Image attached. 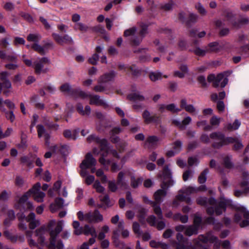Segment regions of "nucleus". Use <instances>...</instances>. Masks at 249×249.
<instances>
[{"label":"nucleus","instance_id":"6ab92c4d","mask_svg":"<svg viewBox=\"0 0 249 249\" xmlns=\"http://www.w3.org/2000/svg\"><path fill=\"white\" fill-rule=\"evenodd\" d=\"M228 82V79L223 73H219L216 76L215 81L213 83V87L224 88Z\"/></svg>","mask_w":249,"mask_h":249},{"label":"nucleus","instance_id":"393cba45","mask_svg":"<svg viewBox=\"0 0 249 249\" xmlns=\"http://www.w3.org/2000/svg\"><path fill=\"white\" fill-rule=\"evenodd\" d=\"M197 203L202 206H205L209 203L211 205H214L216 204V200L213 198L207 199L206 197H199L196 199Z\"/></svg>","mask_w":249,"mask_h":249},{"label":"nucleus","instance_id":"a878e982","mask_svg":"<svg viewBox=\"0 0 249 249\" xmlns=\"http://www.w3.org/2000/svg\"><path fill=\"white\" fill-rule=\"evenodd\" d=\"M127 98L129 100L134 102L143 101L145 100L144 96L139 92L132 93L128 95Z\"/></svg>","mask_w":249,"mask_h":249},{"label":"nucleus","instance_id":"b1692460","mask_svg":"<svg viewBox=\"0 0 249 249\" xmlns=\"http://www.w3.org/2000/svg\"><path fill=\"white\" fill-rule=\"evenodd\" d=\"M116 73L114 71L105 73L99 78L98 81V83L101 84L112 81L114 79Z\"/></svg>","mask_w":249,"mask_h":249},{"label":"nucleus","instance_id":"412c9836","mask_svg":"<svg viewBox=\"0 0 249 249\" xmlns=\"http://www.w3.org/2000/svg\"><path fill=\"white\" fill-rule=\"evenodd\" d=\"M180 107L181 109H184L186 111L192 114H195L198 112V110L196 109L193 105L188 104L185 99L181 100Z\"/></svg>","mask_w":249,"mask_h":249},{"label":"nucleus","instance_id":"338daca9","mask_svg":"<svg viewBox=\"0 0 249 249\" xmlns=\"http://www.w3.org/2000/svg\"><path fill=\"white\" fill-rule=\"evenodd\" d=\"M14 110H9V111L3 112L5 113V117L9 120L11 122H13L15 119V116L13 112Z\"/></svg>","mask_w":249,"mask_h":249},{"label":"nucleus","instance_id":"5701e85b","mask_svg":"<svg viewBox=\"0 0 249 249\" xmlns=\"http://www.w3.org/2000/svg\"><path fill=\"white\" fill-rule=\"evenodd\" d=\"M160 141V138L157 136H150L147 138L145 141V145L148 148L155 147L158 145Z\"/></svg>","mask_w":249,"mask_h":249},{"label":"nucleus","instance_id":"a18cd8bd","mask_svg":"<svg viewBox=\"0 0 249 249\" xmlns=\"http://www.w3.org/2000/svg\"><path fill=\"white\" fill-rule=\"evenodd\" d=\"M209 173V170L205 169L199 176L198 181L200 183H204L207 179V175Z\"/></svg>","mask_w":249,"mask_h":249},{"label":"nucleus","instance_id":"5fc2aeb1","mask_svg":"<svg viewBox=\"0 0 249 249\" xmlns=\"http://www.w3.org/2000/svg\"><path fill=\"white\" fill-rule=\"evenodd\" d=\"M166 110L172 113H178L181 111V109L178 107L174 104H171L166 106Z\"/></svg>","mask_w":249,"mask_h":249},{"label":"nucleus","instance_id":"37998d69","mask_svg":"<svg viewBox=\"0 0 249 249\" xmlns=\"http://www.w3.org/2000/svg\"><path fill=\"white\" fill-rule=\"evenodd\" d=\"M223 165L227 168H231L233 167V163L231 162V157L226 156L223 158Z\"/></svg>","mask_w":249,"mask_h":249},{"label":"nucleus","instance_id":"c756f323","mask_svg":"<svg viewBox=\"0 0 249 249\" xmlns=\"http://www.w3.org/2000/svg\"><path fill=\"white\" fill-rule=\"evenodd\" d=\"M201 189L205 190V186H201L197 189H196L193 187L188 186L182 189L180 191V192H182L183 194H190L197 191L198 190Z\"/></svg>","mask_w":249,"mask_h":249},{"label":"nucleus","instance_id":"ea45409f","mask_svg":"<svg viewBox=\"0 0 249 249\" xmlns=\"http://www.w3.org/2000/svg\"><path fill=\"white\" fill-rule=\"evenodd\" d=\"M96 116L98 119L100 120V122L97 123L96 124L97 129L99 131L102 129L101 126H100L101 123L104 124L106 122V121L104 120L105 116L102 113L100 112H96Z\"/></svg>","mask_w":249,"mask_h":249},{"label":"nucleus","instance_id":"7ed1b4c3","mask_svg":"<svg viewBox=\"0 0 249 249\" xmlns=\"http://www.w3.org/2000/svg\"><path fill=\"white\" fill-rule=\"evenodd\" d=\"M208 242L211 243H214L215 248H218L220 243L217 240V237L214 236L212 232H209L206 236L200 235L193 240L194 246L191 243L187 244V246L179 243L177 246V249H199L202 247L201 243H207Z\"/></svg>","mask_w":249,"mask_h":249},{"label":"nucleus","instance_id":"e433bc0d","mask_svg":"<svg viewBox=\"0 0 249 249\" xmlns=\"http://www.w3.org/2000/svg\"><path fill=\"white\" fill-rule=\"evenodd\" d=\"M32 231H26V235L27 238V241L29 244V245L30 247H36L37 246V243L34 240L32 239Z\"/></svg>","mask_w":249,"mask_h":249},{"label":"nucleus","instance_id":"72a5a7b5","mask_svg":"<svg viewBox=\"0 0 249 249\" xmlns=\"http://www.w3.org/2000/svg\"><path fill=\"white\" fill-rule=\"evenodd\" d=\"M63 134L65 137L68 139L75 140L77 137V132L76 130L71 132L70 130H66L64 131Z\"/></svg>","mask_w":249,"mask_h":249},{"label":"nucleus","instance_id":"4be33fe9","mask_svg":"<svg viewBox=\"0 0 249 249\" xmlns=\"http://www.w3.org/2000/svg\"><path fill=\"white\" fill-rule=\"evenodd\" d=\"M37 134L39 137H44L45 141V144L49 146L50 145L49 139L50 135L47 133L44 127L41 124H38L36 126Z\"/></svg>","mask_w":249,"mask_h":249},{"label":"nucleus","instance_id":"a211bd4d","mask_svg":"<svg viewBox=\"0 0 249 249\" xmlns=\"http://www.w3.org/2000/svg\"><path fill=\"white\" fill-rule=\"evenodd\" d=\"M64 200L60 197L56 198L53 203L50 204V210L53 213H55L64 206H67L68 204H64Z\"/></svg>","mask_w":249,"mask_h":249},{"label":"nucleus","instance_id":"864d4df0","mask_svg":"<svg viewBox=\"0 0 249 249\" xmlns=\"http://www.w3.org/2000/svg\"><path fill=\"white\" fill-rule=\"evenodd\" d=\"M20 160L22 163L26 164L29 167H33V161L28 156H23Z\"/></svg>","mask_w":249,"mask_h":249},{"label":"nucleus","instance_id":"603ef678","mask_svg":"<svg viewBox=\"0 0 249 249\" xmlns=\"http://www.w3.org/2000/svg\"><path fill=\"white\" fill-rule=\"evenodd\" d=\"M8 218L4 222V224L6 226L9 225L10 220H13L15 218V213L13 210H10L8 211Z\"/></svg>","mask_w":249,"mask_h":249},{"label":"nucleus","instance_id":"bb28decb","mask_svg":"<svg viewBox=\"0 0 249 249\" xmlns=\"http://www.w3.org/2000/svg\"><path fill=\"white\" fill-rule=\"evenodd\" d=\"M76 109L77 111L82 115H89L91 112V108L89 106H86L85 109L83 105L79 103L76 106Z\"/></svg>","mask_w":249,"mask_h":249},{"label":"nucleus","instance_id":"69168bd1","mask_svg":"<svg viewBox=\"0 0 249 249\" xmlns=\"http://www.w3.org/2000/svg\"><path fill=\"white\" fill-rule=\"evenodd\" d=\"M199 163V160L196 157H191L188 160V164L190 166H196Z\"/></svg>","mask_w":249,"mask_h":249},{"label":"nucleus","instance_id":"c85d7f7f","mask_svg":"<svg viewBox=\"0 0 249 249\" xmlns=\"http://www.w3.org/2000/svg\"><path fill=\"white\" fill-rule=\"evenodd\" d=\"M83 233L86 235H91L92 237H96L97 233L93 227H90L88 225H85L83 228Z\"/></svg>","mask_w":249,"mask_h":249},{"label":"nucleus","instance_id":"f257e3e1","mask_svg":"<svg viewBox=\"0 0 249 249\" xmlns=\"http://www.w3.org/2000/svg\"><path fill=\"white\" fill-rule=\"evenodd\" d=\"M64 226V221L55 220H50L47 225V228L50 234V243L48 248L50 249H63L64 245L61 240L56 241L59 234L62 231Z\"/></svg>","mask_w":249,"mask_h":249},{"label":"nucleus","instance_id":"774afa93","mask_svg":"<svg viewBox=\"0 0 249 249\" xmlns=\"http://www.w3.org/2000/svg\"><path fill=\"white\" fill-rule=\"evenodd\" d=\"M220 122V118L216 116H213L210 120V124L212 126H218Z\"/></svg>","mask_w":249,"mask_h":249},{"label":"nucleus","instance_id":"58836bf2","mask_svg":"<svg viewBox=\"0 0 249 249\" xmlns=\"http://www.w3.org/2000/svg\"><path fill=\"white\" fill-rule=\"evenodd\" d=\"M124 176V174L122 172H120L118 176L117 184L122 188H125L127 186L126 182L123 180Z\"/></svg>","mask_w":249,"mask_h":249},{"label":"nucleus","instance_id":"4d7b16f0","mask_svg":"<svg viewBox=\"0 0 249 249\" xmlns=\"http://www.w3.org/2000/svg\"><path fill=\"white\" fill-rule=\"evenodd\" d=\"M175 220H179L182 223H185L187 222L188 217L187 215H182L180 213L176 214L174 216Z\"/></svg>","mask_w":249,"mask_h":249},{"label":"nucleus","instance_id":"6e6d98bb","mask_svg":"<svg viewBox=\"0 0 249 249\" xmlns=\"http://www.w3.org/2000/svg\"><path fill=\"white\" fill-rule=\"evenodd\" d=\"M74 29L82 32H86L88 29V27L81 22H78L75 23Z\"/></svg>","mask_w":249,"mask_h":249},{"label":"nucleus","instance_id":"4468645a","mask_svg":"<svg viewBox=\"0 0 249 249\" xmlns=\"http://www.w3.org/2000/svg\"><path fill=\"white\" fill-rule=\"evenodd\" d=\"M96 164V160L93 157L90 153H88L85 156V159L80 164L81 169H88L95 166Z\"/></svg>","mask_w":249,"mask_h":249},{"label":"nucleus","instance_id":"7c9ffc66","mask_svg":"<svg viewBox=\"0 0 249 249\" xmlns=\"http://www.w3.org/2000/svg\"><path fill=\"white\" fill-rule=\"evenodd\" d=\"M197 227L193 226H189L186 227L185 231V234L186 235L190 236L193 234L197 233L198 231Z\"/></svg>","mask_w":249,"mask_h":249},{"label":"nucleus","instance_id":"4c0bfd02","mask_svg":"<svg viewBox=\"0 0 249 249\" xmlns=\"http://www.w3.org/2000/svg\"><path fill=\"white\" fill-rule=\"evenodd\" d=\"M241 123L238 120H235L233 124H229L225 126V128L229 130L237 129L240 126Z\"/></svg>","mask_w":249,"mask_h":249},{"label":"nucleus","instance_id":"de8ad7c7","mask_svg":"<svg viewBox=\"0 0 249 249\" xmlns=\"http://www.w3.org/2000/svg\"><path fill=\"white\" fill-rule=\"evenodd\" d=\"M38 99V96L37 95H34L31 98V101L34 104L35 106L39 109H43L44 108V105L41 103H36V101Z\"/></svg>","mask_w":249,"mask_h":249},{"label":"nucleus","instance_id":"f3484780","mask_svg":"<svg viewBox=\"0 0 249 249\" xmlns=\"http://www.w3.org/2000/svg\"><path fill=\"white\" fill-rule=\"evenodd\" d=\"M35 236L37 237V242L41 245L45 243L46 239L45 235L47 233V229L43 226L37 229L35 231Z\"/></svg>","mask_w":249,"mask_h":249},{"label":"nucleus","instance_id":"2f4dec72","mask_svg":"<svg viewBox=\"0 0 249 249\" xmlns=\"http://www.w3.org/2000/svg\"><path fill=\"white\" fill-rule=\"evenodd\" d=\"M31 47L41 55H44L47 52L46 50L45 49V47H44V46H40L38 43H34L32 45Z\"/></svg>","mask_w":249,"mask_h":249},{"label":"nucleus","instance_id":"680f3d73","mask_svg":"<svg viewBox=\"0 0 249 249\" xmlns=\"http://www.w3.org/2000/svg\"><path fill=\"white\" fill-rule=\"evenodd\" d=\"M196 8L198 12L202 16H205L207 14V11L205 8L200 3H197L196 5Z\"/></svg>","mask_w":249,"mask_h":249},{"label":"nucleus","instance_id":"13d9d810","mask_svg":"<svg viewBox=\"0 0 249 249\" xmlns=\"http://www.w3.org/2000/svg\"><path fill=\"white\" fill-rule=\"evenodd\" d=\"M142 179L140 178H136L132 177L131 178V185L133 188H137L142 183Z\"/></svg>","mask_w":249,"mask_h":249},{"label":"nucleus","instance_id":"a19ab883","mask_svg":"<svg viewBox=\"0 0 249 249\" xmlns=\"http://www.w3.org/2000/svg\"><path fill=\"white\" fill-rule=\"evenodd\" d=\"M196 125L198 127L202 128L204 130H209L211 129V126L207 124V122L206 120L198 121L196 123Z\"/></svg>","mask_w":249,"mask_h":249},{"label":"nucleus","instance_id":"1a4fd4ad","mask_svg":"<svg viewBox=\"0 0 249 249\" xmlns=\"http://www.w3.org/2000/svg\"><path fill=\"white\" fill-rule=\"evenodd\" d=\"M30 196L31 195L29 190L19 198L17 207L20 211L33 209L34 206L32 202L28 201Z\"/></svg>","mask_w":249,"mask_h":249},{"label":"nucleus","instance_id":"09e8293b","mask_svg":"<svg viewBox=\"0 0 249 249\" xmlns=\"http://www.w3.org/2000/svg\"><path fill=\"white\" fill-rule=\"evenodd\" d=\"M217 240L220 243V245L218 248H215L213 246L214 249H219L221 246L222 247V249H232L230 242L228 240H224L222 242L219 240L218 238Z\"/></svg>","mask_w":249,"mask_h":249},{"label":"nucleus","instance_id":"39448f33","mask_svg":"<svg viewBox=\"0 0 249 249\" xmlns=\"http://www.w3.org/2000/svg\"><path fill=\"white\" fill-rule=\"evenodd\" d=\"M231 205V201L226 199L225 198H221L218 206L214 209L213 207H210L207 209V213L210 215L214 213V212L216 215H220L223 212L225 211L226 207Z\"/></svg>","mask_w":249,"mask_h":249},{"label":"nucleus","instance_id":"052dcab7","mask_svg":"<svg viewBox=\"0 0 249 249\" xmlns=\"http://www.w3.org/2000/svg\"><path fill=\"white\" fill-rule=\"evenodd\" d=\"M133 230L134 232L137 234L138 236H140L142 234L140 226L138 223L135 222L133 224Z\"/></svg>","mask_w":249,"mask_h":249},{"label":"nucleus","instance_id":"423d86ee","mask_svg":"<svg viewBox=\"0 0 249 249\" xmlns=\"http://www.w3.org/2000/svg\"><path fill=\"white\" fill-rule=\"evenodd\" d=\"M238 212L235 214L234 221L237 223L240 222L241 220V215H243L246 219L241 222L239 224L241 227H245L249 225V212L247 211L245 208L242 206H239L236 208Z\"/></svg>","mask_w":249,"mask_h":249},{"label":"nucleus","instance_id":"f704fd0d","mask_svg":"<svg viewBox=\"0 0 249 249\" xmlns=\"http://www.w3.org/2000/svg\"><path fill=\"white\" fill-rule=\"evenodd\" d=\"M159 202H155L153 203L152 206L153 207L155 213L157 215L159 219H162L163 216L160 207L158 205Z\"/></svg>","mask_w":249,"mask_h":249},{"label":"nucleus","instance_id":"20e7f679","mask_svg":"<svg viewBox=\"0 0 249 249\" xmlns=\"http://www.w3.org/2000/svg\"><path fill=\"white\" fill-rule=\"evenodd\" d=\"M77 215L80 221H85L90 223H98L103 220V215L97 210L93 212H89L85 213L82 211H79Z\"/></svg>","mask_w":249,"mask_h":249},{"label":"nucleus","instance_id":"49530a36","mask_svg":"<svg viewBox=\"0 0 249 249\" xmlns=\"http://www.w3.org/2000/svg\"><path fill=\"white\" fill-rule=\"evenodd\" d=\"M137 31L136 27H133L127 30H125L124 32V36L125 37L135 36L136 33Z\"/></svg>","mask_w":249,"mask_h":249},{"label":"nucleus","instance_id":"c03bdc74","mask_svg":"<svg viewBox=\"0 0 249 249\" xmlns=\"http://www.w3.org/2000/svg\"><path fill=\"white\" fill-rule=\"evenodd\" d=\"M107 154L105 152L102 154L101 157L99 159L100 163L104 165V166H108L110 163V161L109 160H106L105 157H107ZM107 170H108V168L107 167L106 169Z\"/></svg>","mask_w":249,"mask_h":249},{"label":"nucleus","instance_id":"cd10ccee","mask_svg":"<svg viewBox=\"0 0 249 249\" xmlns=\"http://www.w3.org/2000/svg\"><path fill=\"white\" fill-rule=\"evenodd\" d=\"M241 187L242 188V191L236 190L235 191V195L236 196H240L242 193H248L249 192V187L248 186V182L247 180H244L240 184Z\"/></svg>","mask_w":249,"mask_h":249},{"label":"nucleus","instance_id":"bf43d9fd","mask_svg":"<svg viewBox=\"0 0 249 249\" xmlns=\"http://www.w3.org/2000/svg\"><path fill=\"white\" fill-rule=\"evenodd\" d=\"M194 171L191 170L186 171L183 174L182 178L184 181H186L189 178L193 177Z\"/></svg>","mask_w":249,"mask_h":249},{"label":"nucleus","instance_id":"79ce46f5","mask_svg":"<svg viewBox=\"0 0 249 249\" xmlns=\"http://www.w3.org/2000/svg\"><path fill=\"white\" fill-rule=\"evenodd\" d=\"M149 78L152 81L161 79L162 78V74L159 71L151 72L149 73Z\"/></svg>","mask_w":249,"mask_h":249},{"label":"nucleus","instance_id":"9d476101","mask_svg":"<svg viewBox=\"0 0 249 249\" xmlns=\"http://www.w3.org/2000/svg\"><path fill=\"white\" fill-rule=\"evenodd\" d=\"M142 117L144 123L146 124L154 123L156 125L160 124L161 120L159 116L156 114L151 115L149 111L145 109L142 113Z\"/></svg>","mask_w":249,"mask_h":249},{"label":"nucleus","instance_id":"dca6fc26","mask_svg":"<svg viewBox=\"0 0 249 249\" xmlns=\"http://www.w3.org/2000/svg\"><path fill=\"white\" fill-rule=\"evenodd\" d=\"M89 103L90 105H94L97 106H103L105 107L108 106L107 103L97 95L91 94V95H90Z\"/></svg>","mask_w":249,"mask_h":249},{"label":"nucleus","instance_id":"f03ea898","mask_svg":"<svg viewBox=\"0 0 249 249\" xmlns=\"http://www.w3.org/2000/svg\"><path fill=\"white\" fill-rule=\"evenodd\" d=\"M160 178L162 180L160 185L161 189L157 190L154 194V197L157 202H160L162 200L167 194L168 189L174 184L172 178L171 172L167 165L164 167Z\"/></svg>","mask_w":249,"mask_h":249},{"label":"nucleus","instance_id":"3c124183","mask_svg":"<svg viewBox=\"0 0 249 249\" xmlns=\"http://www.w3.org/2000/svg\"><path fill=\"white\" fill-rule=\"evenodd\" d=\"M142 37L141 36V37H138L136 36H132L130 38V41L131 42V44L132 46H137L140 45L141 42H142Z\"/></svg>","mask_w":249,"mask_h":249},{"label":"nucleus","instance_id":"0e129e2a","mask_svg":"<svg viewBox=\"0 0 249 249\" xmlns=\"http://www.w3.org/2000/svg\"><path fill=\"white\" fill-rule=\"evenodd\" d=\"M182 142L179 140L176 141L173 143V148L175 152H178L180 151L182 148Z\"/></svg>","mask_w":249,"mask_h":249},{"label":"nucleus","instance_id":"2eb2a0df","mask_svg":"<svg viewBox=\"0 0 249 249\" xmlns=\"http://www.w3.org/2000/svg\"><path fill=\"white\" fill-rule=\"evenodd\" d=\"M22 215L25 220L29 223V227L30 229L34 230L40 225V220L36 218L35 213L31 212L26 217L23 214H22Z\"/></svg>","mask_w":249,"mask_h":249},{"label":"nucleus","instance_id":"9b49d317","mask_svg":"<svg viewBox=\"0 0 249 249\" xmlns=\"http://www.w3.org/2000/svg\"><path fill=\"white\" fill-rule=\"evenodd\" d=\"M210 137L213 141V147L219 148L223 146L224 137L223 133L220 132H214L210 135Z\"/></svg>","mask_w":249,"mask_h":249},{"label":"nucleus","instance_id":"8fccbe9b","mask_svg":"<svg viewBox=\"0 0 249 249\" xmlns=\"http://www.w3.org/2000/svg\"><path fill=\"white\" fill-rule=\"evenodd\" d=\"M100 199L101 201L105 204L107 207H110L114 204V202L110 201L109 196L107 195H105L103 196H100Z\"/></svg>","mask_w":249,"mask_h":249},{"label":"nucleus","instance_id":"aec40b11","mask_svg":"<svg viewBox=\"0 0 249 249\" xmlns=\"http://www.w3.org/2000/svg\"><path fill=\"white\" fill-rule=\"evenodd\" d=\"M6 107L9 110H14L15 105L9 99L3 100L2 98H0V110L2 112H6L7 111Z\"/></svg>","mask_w":249,"mask_h":249},{"label":"nucleus","instance_id":"6e6552de","mask_svg":"<svg viewBox=\"0 0 249 249\" xmlns=\"http://www.w3.org/2000/svg\"><path fill=\"white\" fill-rule=\"evenodd\" d=\"M41 184L39 182L36 183L29 190L30 195H32L34 199L37 202H42L46 196L45 194L40 191Z\"/></svg>","mask_w":249,"mask_h":249},{"label":"nucleus","instance_id":"f8f14e48","mask_svg":"<svg viewBox=\"0 0 249 249\" xmlns=\"http://www.w3.org/2000/svg\"><path fill=\"white\" fill-rule=\"evenodd\" d=\"M52 36L56 42L60 45L71 44L73 43L72 37L68 34L61 36L58 34L53 33Z\"/></svg>","mask_w":249,"mask_h":249},{"label":"nucleus","instance_id":"e2e57ef3","mask_svg":"<svg viewBox=\"0 0 249 249\" xmlns=\"http://www.w3.org/2000/svg\"><path fill=\"white\" fill-rule=\"evenodd\" d=\"M25 43V40L22 37L16 36L14 38L13 40V44L17 46L18 45H24Z\"/></svg>","mask_w":249,"mask_h":249},{"label":"nucleus","instance_id":"473e14b6","mask_svg":"<svg viewBox=\"0 0 249 249\" xmlns=\"http://www.w3.org/2000/svg\"><path fill=\"white\" fill-rule=\"evenodd\" d=\"M41 38V36L38 34H30L27 37V39L29 42L38 43Z\"/></svg>","mask_w":249,"mask_h":249},{"label":"nucleus","instance_id":"c9c22d12","mask_svg":"<svg viewBox=\"0 0 249 249\" xmlns=\"http://www.w3.org/2000/svg\"><path fill=\"white\" fill-rule=\"evenodd\" d=\"M109 231V227L107 225H104L102 227V228L101 229V231L99 233V234L98 235V239L102 240L104 239L105 237V234L107 233Z\"/></svg>","mask_w":249,"mask_h":249},{"label":"nucleus","instance_id":"ddd939ff","mask_svg":"<svg viewBox=\"0 0 249 249\" xmlns=\"http://www.w3.org/2000/svg\"><path fill=\"white\" fill-rule=\"evenodd\" d=\"M87 140L89 142H95L99 144L101 150H106L107 151L109 149V147H108V142L106 139H100L97 136L92 134L89 136L87 138Z\"/></svg>","mask_w":249,"mask_h":249},{"label":"nucleus","instance_id":"0eeeda50","mask_svg":"<svg viewBox=\"0 0 249 249\" xmlns=\"http://www.w3.org/2000/svg\"><path fill=\"white\" fill-rule=\"evenodd\" d=\"M50 63V60L47 57L37 58L34 62L35 73L37 74H40L41 73H46L48 71V69H44V66L45 65H49Z\"/></svg>","mask_w":249,"mask_h":249}]
</instances>
